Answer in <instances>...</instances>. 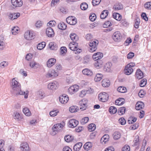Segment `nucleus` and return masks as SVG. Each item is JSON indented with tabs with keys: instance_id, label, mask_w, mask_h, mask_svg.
<instances>
[{
	"instance_id": "f257e3e1",
	"label": "nucleus",
	"mask_w": 151,
	"mask_h": 151,
	"mask_svg": "<svg viewBox=\"0 0 151 151\" xmlns=\"http://www.w3.org/2000/svg\"><path fill=\"white\" fill-rule=\"evenodd\" d=\"M10 86L12 89L11 92L15 96L24 95V98L28 97V91L25 92L21 90V86L19 83L15 80V78H13L11 82Z\"/></svg>"
},
{
	"instance_id": "f03ea898",
	"label": "nucleus",
	"mask_w": 151,
	"mask_h": 151,
	"mask_svg": "<svg viewBox=\"0 0 151 151\" xmlns=\"http://www.w3.org/2000/svg\"><path fill=\"white\" fill-rule=\"evenodd\" d=\"M135 65V64L134 63H130L125 67L124 69L125 74L127 75L131 74L133 72V70L132 68Z\"/></svg>"
},
{
	"instance_id": "7ed1b4c3",
	"label": "nucleus",
	"mask_w": 151,
	"mask_h": 151,
	"mask_svg": "<svg viewBox=\"0 0 151 151\" xmlns=\"http://www.w3.org/2000/svg\"><path fill=\"white\" fill-rule=\"evenodd\" d=\"M98 43V41L96 40L91 41L89 44L90 46L89 50V51L91 52H93L95 51L97 49L96 46Z\"/></svg>"
},
{
	"instance_id": "20e7f679",
	"label": "nucleus",
	"mask_w": 151,
	"mask_h": 151,
	"mask_svg": "<svg viewBox=\"0 0 151 151\" xmlns=\"http://www.w3.org/2000/svg\"><path fill=\"white\" fill-rule=\"evenodd\" d=\"M63 127V125L61 124L58 123L54 124L52 128V135H54L56 134L61 130Z\"/></svg>"
},
{
	"instance_id": "39448f33",
	"label": "nucleus",
	"mask_w": 151,
	"mask_h": 151,
	"mask_svg": "<svg viewBox=\"0 0 151 151\" xmlns=\"http://www.w3.org/2000/svg\"><path fill=\"white\" fill-rule=\"evenodd\" d=\"M114 40L116 42H119L122 38V35L119 31H116L113 34L112 36Z\"/></svg>"
},
{
	"instance_id": "423d86ee",
	"label": "nucleus",
	"mask_w": 151,
	"mask_h": 151,
	"mask_svg": "<svg viewBox=\"0 0 151 151\" xmlns=\"http://www.w3.org/2000/svg\"><path fill=\"white\" fill-rule=\"evenodd\" d=\"M79 88L78 86L75 85L70 87L68 89V92L71 94H73L78 91Z\"/></svg>"
},
{
	"instance_id": "0eeeda50",
	"label": "nucleus",
	"mask_w": 151,
	"mask_h": 151,
	"mask_svg": "<svg viewBox=\"0 0 151 151\" xmlns=\"http://www.w3.org/2000/svg\"><path fill=\"white\" fill-rule=\"evenodd\" d=\"M67 22L71 25L76 24L77 22L76 19L74 17H69L66 19Z\"/></svg>"
},
{
	"instance_id": "6e6552de",
	"label": "nucleus",
	"mask_w": 151,
	"mask_h": 151,
	"mask_svg": "<svg viewBox=\"0 0 151 151\" xmlns=\"http://www.w3.org/2000/svg\"><path fill=\"white\" fill-rule=\"evenodd\" d=\"M58 86V83L57 81H55L49 83L48 85L47 88L50 90H55L57 89Z\"/></svg>"
},
{
	"instance_id": "1a4fd4ad",
	"label": "nucleus",
	"mask_w": 151,
	"mask_h": 151,
	"mask_svg": "<svg viewBox=\"0 0 151 151\" xmlns=\"http://www.w3.org/2000/svg\"><path fill=\"white\" fill-rule=\"evenodd\" d=\"M59 98L60 102L64 104H66L69 100L68 96L65 94H63L60 96Z\"/></svg>"
},
{
	"instance_id": "9d476101",
	"label": "nucleus",
	"mask_w": 151,
	"mask_h": 151,
	"mask_svg": "<svg viewBox=\"0 0 151 151\" xmlns=\"http://www.w3.org/2000/svg\"><path fill=\"white\" fill-rule=\"evenodd\" d=\"M88 100L85 99H83L80 101L79 104L81 106L80 108V109L81 110L83 111L86 109L87 108L86 105L88 103Z\"/></svg>"
},
{
	"instance_id": "9b49d317",
	"label": "nucleus",
	"mask_w": 151,
	"mask_h": 151,
	"mask_svg": "<svg viewBox=\"0 0 151 151\" xmlns=\"http://www.w3.org/2000/svg\"><path fill=\"white\" fill-rule=\"evenodd\" d=\"M78 43L75 42H72L70 43L69 45V48L72 50L77 51L78 48Z\"/></svg>"
},
{
	"instance_id": "f8f14e48",
	"label": "nucleus",
	"mask_w": 151,
	"mask_h": 151,
	"mask_svg": "<svg viewBox=\"0 0 151 151\" xmlns=\"http://www.w3.org/2000/svg\"><path fill=\"white\" fill-rule=\"evenodd\" d=\"M46 34L49 37H52L54 35V32L52 28L50 27H48L46 30Z\"/></svg>"
},
{
	"instance_id": "ddd939ff",
	"label": "nucleus",
	"mask_w": 151,
	"mask_h": 151,
	"mask_svg": "<svg viewBox=\"0 0 151 151\" xmlns=\"http://www.w3.org/2000/svg\"><path fill=\"white\" fill-rule=\"evenodd\" d=\"M103 56L102 53L98 52L94 54L92 56V58L95 61L101 59Z\"/></svg>"
},
{
	"instance_id": "4468645a",
	"label": "nucleus",
	"mask_w": 151,
	"mask_h": 151,
	"mask_svg": "<svg viewBox=\"0 0 151 151\" xmlns=\"http://www.w3.org/2000/svg\"><path fill=\"white\" fill-rule=\"evenodd\" d=\"M11 2L13 5L15 7L21 6L23 4L22 0H11Z\"/></svg>"
},
{
	"instance_id": "2eb2a0df",
	"label": "nucleus",
	"mask_w": 151,
	"mask_h": 151,
	"mask_svg": "<svg viewBox=\"0 0 151 151\" xmlns=\"http://www.w3.org/2000/svg\"><path fill=\"white\" fill-rule=\"evenodd\" d=\"M58 76V73L54 70H52L49 71L46 74L47 77H54Z\"/></svg>"
},
{
	"instance_id": "dca6fc26",
	"label": "nucleus",
	"mask_w": 151,
	"mask_h": 151,
	"mask_svg": "<svg viewBox=\"0 0 151 151\" xmlns=\"http://www.w3.org/2000/svg\"><path fill=\"white\" fill-rule=\"evenodd\" d=\"M20 148L22 151H29V146L28 144L26 142L21 143Z\"/></svg>"
},
{
	"instance_id": "f3484780",
	"label": "nucleus",
	"mask_w": 151,
	"mask_h": 151,
	"mask_svg": "<svg viewBox=\"0 0 151 151\" xmlns=\"http://www.w3.org/2000/svg\"><path fill=\"white\" fill-rule=\"evenodd\" d=\"M24 37L26 39L28 40H30L34 38L33 33H31L29 31H27L25 33Z\"/></svg>"
},
{
	"instance_id": "a211bd4d",
	"label": "nucleus",
	"mask_w": 151,
	"mask_h": 151,
	"mask_svg": "<svg viewBox=\"0 0 151 151\" xmlns=\"http://www.w3.org/2000/svg\"><path fill=\"white\" fill-rule=\"evenodd\" d=\"M78 123V121L74 119H71L69 122V126L70 127L74 128L77 125Z\"/></svg>"
},
{
	"instance_id": "6ab92c4d",
	"label": "nucleus",
	"mask_w": 151,
	"mask_h": 151,
	"mask_svg": "<svg viewBox=\"0 0 151 151\" xmlns=\"http://www.w3.org/2000/svg\"><path fill=\"white\" fill-rule=\"evenodd\" d=\"M97 61L95 63V66L97 68H99L103 67L104 65L103 60H97Z\"/></svg>"
},
{
	"instance_id": "aec40b11",
	"label": "nucleus",
	"mask_w": 151,
	"mask_h": 151,
	"mask_svg": "<svg viewBox=\"0 0 151 151\" xmlns=\"http://www.w3.org/2000/svg\"><path fill=\"white\" fill-rule=\"evenodd\" d=\"M144 76L142 72L139 69H138L136 73V77L138 79H140L143 77Z\"/></svg>"
},
{
	"instance_id": "412c9836",
	"label": "nucleus",
	"mask_w": 151,
	"mask_h": 151,
	"mask_svg": "<svg viewBox=\"0 0 151 151\" xmlns=\"http://www.w3.org/2000/svg\"><path fill=\"white\" fill-rule=\"evenodd\" d=\"M56 60L54 58H51L49 59L47 62V66L49 68L51 67L55 63Z\"/></svg>"
},
{
	"instance_id": "4be33fe9",
	"label": "nucleus",
	"mask_w": 151,
	"mask_h": 151,
	"mask_svg": "<svg viewBox=\"0 0 151 151\" xmlns=\"http://www.w3.org/2000/svg\"><path fill=\"white\" fill-rule=\"evenodd\" d=\"M112 65L111 63L108 62L106 63L104 66V69L107 72H110L112 70Z\"/></svg>"
},
{
	"instance_id": "5701e85b",
	"label": "nucleus",
	"mask_w": 151,
	"mask_h": 151,
	"mask_svg": "<svg viewBox=\"0 0 151 151\" xmlns=\"http://www.w3.org/2000/svg\"><path fill=\"white\" fill-rule=\"evenodd\" d=\"M144 105L143 103L141 101H138L136 104L135 109L137 110H140L144 108Z\"/></svg>"
},
{
	"instance_id": "b1692460",
	"label": "nucleus",
	"mask_w": 151,
	"mask_h": 151,
	"mask_svg": "<svg viewBox=\"0 0 151 151\" xmlns=\"http://www.w3.org/2000/svg\"><path fill=\"white\" fill-rule=\"evenodd\" d=\"M123 6L122 4L119 3H117L114 5L113 9L116 11L121 10L123 9Z\"/></svg>"
},
{
	"instance_id": "393cba45",
	"label": "nucleus",
	"mask_w": 151,
	"mask_h": 151,
	"mask_svg": "<svg viewBox=\"0 0 151 151\" xmlns=\"http://www.w3.org/2000/svg\"><path fill=\"white\" fill-rule=\"evenodd\" d=\"M82 146V143L79 142L75 144L73 147V149L75 151H79Z\"/></svg>"
},
{
	"instance_id": "a878e982",
	"label": "nucleus",
	"mask_w": 151,
	"mask_h": 151,
	"mask_svg": "<svg viewBox=\"0 0 151 151\" xmlns=\"http://www.w3.org/2000/svg\"><path fill=\"white\" fill-rule=\"evenodd\" d=\"M82 73L83 74L91 76L92 75V71L88 69H85L82 70Z\"/></svg>"
},
{
	"instance_id": "bb28decb",
	"label": "nucleus",
	"mask_w": 151,
	"mask_h": 151,
	"mask_svg": "<svg viewBox=\"0 0 151 151\" xmlns=\"http://www.w3.org/2000/svg\"><path fill=\"white\" fill-rule=\"evenodd\" d=\"M12 116L14 118L18 120H20L22 118L19 113L17 111L14 112L12 114Z\"/></svg>"
},
{
	"instance_id": "cd10ccee",
	"label": "nucleus",
	"mask_w": 151,
	"mask_h": 151,
	"mask_svg": "<svg viewBox=\"0 0 151 151\" xmlns=\"http://www.w3.org/2000/svg\"><path fill=\"white\" fill-rule=\"evenodd\" d=\"M70 38L73 42H76L78 40V37L76 35L73 33H71L70 36Z\"/></svg>"
},
{
	"instance_id": "c85d7f7f",
	"label": "nucleus",
	"mask_w": 151,
	"mask_h": 151,
	"mask_svg": "<svg viewBox=\"0 0 151 151\" xmlns=\"http://www.w3.org/2000/svg\"><path fill=\"white\" fill-rule=\"evenodd\" d=\"M113 17L117 21H120L122 18V16L119 13H114L113 14Z\"/></svg>"
},
{
	"instance_id": "c756f323",
	"label": "nucleus",
	"mask_w": 151,
	"mask_h": 151,
	"mask_svg": "<svg viewBox=\"0 0 151 151\" xmlns=\"http://www.w3.org/2000/svg\"><path fill=\"white\" fill-rule=\"evenodd\" d=\"M124 99L122 98H119L116 100L115 102V104L116 105L120 106L124 104Z\"/></svg>"
},
{
	"instance_id": "7c9ffc66",
	"label": "nucleus",
	"mask_w": 151,
	"mask_h": 151,
	"mask_svg": "<svg viewBox=\"0 0 151 151\" xmlns=\"http://www.w3.org/2000/svg\"><path fill=\"white\" fill-rule=\"evenodd\" d=\"M92 147V143L90 142L86 143L84 145V149L87 151L88 150Z\"/></svg>"
},
{
	"instance_id": "2f4dec72",
	"label": "nucleus",
	"mask_w": 151,
	"mask_h": 151,
	"mask_svg": "<svg viewBox=\"0 0 151 151\" xmlns=\"http://www.w3.org/2000/svg\"><path fill=\"white\" fill-rule=\"evenodd\" d=\"M64 139L65 141L68 142L72 141L74 139V138L73 136L68 135H66Z\"/></svg>"
},
{
	"instance_id": "473e14b6",
	"label": "nucleus",
	"mask_w": 151,
	"mask_h": 151,
	"mask_svg": "<svg viewBox=\"0 0 151 151\" xmlns=\"http://www.w3.org/2000/svg\"><path fill=\"white\" fill-rule=\"evenodd\" d=\"M59 29L61 30H65L67 28L66 25L63 22H62L59 23L58 25Z\"/></svg>"
},
{
	"instance_id": "72a5a7b5",
	"label": "nucleus",
	"mask_w": 151,
	"mask_h": 151,
	"mask_svg": "<svg viewBox=\"0 0 151 151\" xmlns=\"http://www.w3.org/2000/svg\"><path fill=\"white\" fill-rule=\"evenodd\" d=\"M39 64L34 61H32L29 63V66L31 68H36L39 66Z\"/></svg>"
},
{
	"instance_id": "f704fd0d",
	"label": "nucleus",
	"mask_w": 151,
	"mask_h": 151,
	"mask_svg": "<svg viewBox=\"0 0 151 151\" xmlns=\"http://www.w3.org/2000/svg\"><path fill=\"white\" fill-rule=\"evenodd\" d=\"M23 112L27 116H29L31 115V113L29 109L25 107L23 109Z\"/></svg>"
},
{
	"instance_id": "c9c22d12",
	"label": "nucleus",
	"mask_w": 151,
	"mask_h": 151,
	"mask_svg": "<svg viewBox=\"0 0 151 151\" xmlns=\"http://www.w3.org/2000/svg\"><path fill=\"white\" fill-rule=\"evenodd\" d=\"M113 135L114 139L116 140L118 139L121 137L120 133L118 132H115L114 133Z\"/></svg>"
},
{
	"instance_id": "e433bc0d",
	"label": "nucleus",
	"mask_w": 151,
	"mask_h": 151,
	"mask_svg": "<svg viewBox=\"0 0 151 151\" xmlns=\"http://www.w3.org/2000/svg\"><path fill=\"white\" fill-rule=\"evenodd\" d=\"M96 128V125L94 124H89L88 127V129L90 132L94 131Z\"/></svg>"
},
{
	"instance_id": "4c0bfd02",
	"label": "nucleus",
	"mask_w": 151,
	"mask_h": 151,
	"mask_svg": "<svg viewBox=\"0 0 151 151\" xmlns=\"http://www.w3.org/2000/svg\"><path fill=\"white\" fill-rule=\"evenodd\" d=\"M45 45V42H42L39 43L38 44L37 47L38 50H40L44 48Z\"/></svg>"
},
{
	"instance_id": "58836bf2",
	"label": "nucleus",
	"mask_w": 151,
	"mask_h": 151,
	"mask_svg": "<svg viewBox=\"0 0 151 151\" xmlns=\"http://www.w3.org/2000/svg\"><path fill=\"white\" fill-rule=\"evenodd\" d=\"M103 77V75L100 73H98L96 75V76L94 79L95 81L96 82L100 81Z\"/></svg>"
},
{
	"instance_id": "ea45409f",
	"label": "nucleus",
	"mask_w": 151,
	"mask_h": 151,
	"mask_svg": "<svg viewBox=\"0 0 151 151\" xmlns=\"http://www.w3.org/2000/svg\"><path fill=\"white\" fill-rule=\"evenodd\" d=\"M109 111L111 114H114L117 112L116 108L114 106H111L109 109Z\"/></svg>"
},
{
	"instance_id": "a19ab883",
	"label": "nucleus",
	"mask_w": 151,
	"mask_h": 151,
	"mask_svg": "<svg viewBox=\"0 0 151 151\" xmlns=\"http://www.w3.org/2000/svg\"><path fill=\"white\" fill-rule=\"evenodd\" d=\"M117 90L119 92L124 93L126 91L127 89L125 87L120 86L117 88Z\"/></svg>"
},
{
	"instance_id": "79ce46f5",
	"label": "nucleus",
	"mask_w": 151,
	"mask_h": 151,
	"mask_svg": "<svg viewBox=\"0 0 151 151\" xmlns=\"http://www.w3.org/2000/svg\"><path fill=\"white\" fill-rule=\"evenodd\" d=\"M137 118L136 117L131 116L129 118L128 122L129 124H132L135 122Z\"/></svg>"
},
{
	"instance_id": "37998d69",
	"label": "nucleus",
	"mask_w": 151,
	"mask_h": 151,
	"mask_svg": "<svg viewBox=\"0 0 151 151\" xmlns=\"http://www.w3.org/2000/svg\"><path fill=\"white\" fill-rule=\"evenodd\" d=\"M80 7L82 10H85L88 8V5L86 3H83L81 4Z\"/></svg>"
},
{
	"instance_id": "c03bdc74",
	"label": "nucleus",
	"mask_w": 151,
	"mask_h": 151,
	"mask_svg": "<svg viewBox=\"0 0 151 151\" xmlns=\"http://www.w3.org/2000/svg\"><path fill=\"white\" fill-rule=\"evenodd\" d=\"M125 108L124 107L120 108L118 110V113L119 115H122L123 114L125 111Z\"/></svg>"
},
{
	"instance_id": "a18cd8bd",
	"label": "nucleus",
	"mask_w": 151,
	"mask_h": 151,
	"mask_svg": "<svg viewBox=\"0 0 151 151\" xmlns=\"http://www.w3.org/2000/svg\"><path fill=\"white\" fill-rule=\"evenodd\" d=\"M19 30V28L17 27H14L12 29V33L13 35H16L17 34V31Z\"/></svg>"
},
{
	"instance_id": "49530a36",
	"label": "nucleus",
	"mask_w": 151,
	"mask_h": 151,
	"mask_svg": "<svg viewBox=\"0 0 151 151\" xmlns=\"http://www.w3.org/2000/svg\"><path fill=\"white\" fill-rule=\"evenodd\" d=\"M56 24V22L54 20L51 21H50L47 24V26L48 27H50L51 28L52 27L54 26Z\"/></svg>"
},
{
	"instance_id": "de8ad7c7",
	"label": "nucleus",
	"mask_w": 151,
	"mask_h": 151,
	"mask_svg": "<svg viewBox=\"0 0 151 151\" xmlns=\"http://www.w3.org/2000/svg\"><path fill=\"white\" fill-rule=\"evenodd\" d=\"M69 111L71 113L75 112L77 111V107L76 106H72L69 108Z\"/></svg>"
},
{
	"instance_id": "09e8293b",
	"label": "nucleus",
	"mask_w": 151,
	"mask_h": 151,
	"mask_svg": "<svg viewBox=\"0 0 151 151\" xmlns=\"http://www.w3.org/2000/svg\"><path fill=\"white\" fill-rule=\"evenodd\" d=\"M89 120L88 117H85L82 119L81 121V122L82 124H85L87 123Z\"/></svg>"
},
{
	"instance_id": "8fccbe9b",
	"label": "nucleus",
	"mask_w": 151,
	"mask_h": 151,
	"mask_svg": "<svg viewBox=\"0 0 151 151\" xmlns=\"http://www.w3.org/2000/svg\"><path fill=\"white\" fill-rule=\"evenodd\" d=\"M147 80L145 78H144L142 79L140 83V86L141 87H143L146 84Z\"/></svg>"
},
{
	"instance_id": "3c124183",
	"label": "nucleus",
	"mask_w": 151,
	"mask_h": 151,
	"mask_svg": "<svg viewBox=\"0 0 151 151\" xmlns=\"http://www.w3.org/2000/svg\"><path fill=\"white\" fill-rule=\"evenodd\" d=\"M140 22V20L139 19H137L135 20L134 26L136 28H138Z\"/></svg>"
},
{
	"instance_id": "603ef678",
	"label": "nucleus",
	"mask_w": 151,
	"mask_h": 151,
	"mask_svg": "<svg viewBox=\"0 0 151 151\" xmlns=\"http://www.w3.org/2000/svg\"><path fill=\"white\" fill-rule=\"evenodd\" d=\"M144 6L145 8L148 9H151V1L148 2L146 3L145 5Z\"/></svg>"
},
{
	"instance_id": "864d4df0",
	"label": "nucleus",
	"mask_w": 151,
	"mask_h": 151,
	"mask_svg": "<svg viewBox=\"0 0 151 151\" xmlns=\"http://www.w3.org/2000/svg\"><path fill=\"white\" fill-rule=\"evenodd\" d=\"M96 16L94 14H92L89 16V19L92 22L94 21L96 19Z\"/></svg>"
},
{
	"instance_id": "5fc2aeb1",
	"label": "nucleus",
	"mask_w": 151,
	"mask_h": 151,
	"mask_svg": "<svg viewBox=\"0 0 151 151\" xmlns=\"http://www.w3.org/2000/svg\"><path fill=\"white\" fill-rule=\"evenodd\" d=\"M110 84V82L109 80L106 79L104 80V87H108Z\"/></svg>"
},
{
	"instance_id": "6e6d98bb",
	"label": "nucleus",
	"mask_w": 151,
	"mask_h": 151,
	"mask_svg": "<svg viewBox=\"0 0 151 151\" xmlns=\"http://www.w3.org/2000/svg\"><path fill=\"white\" fill-rule=\"evenodd\" d=\"M58 111L57 110L52 111L50 112V115L51 116L54 117L56 116Z\"/></svg>"
},
{
	"instance_id": "4d7b16f0",
	"label": "nucleus",
	"mask_w": 151,
	"mask_h": 151,
	"mask_svg": "<svg viewBox=\"0 0 151 151\" xmlns=\"http://www.w3.org/2000/svg\"><path fill=\"white\" fill-rule=\"evenodd\" d=\"M119 122L121 125H124L126 124V121L122 117L119 119Z\"/></svg>"
},
{
	"instance_id": "13d9d810",
	"label": "nucleus",
	"mask_w": 151,
	"mask_h": 151,
	"mask_svg": "<svg viewBox=\"0 0 151 151\" xmlns=\"http://www.w3.org/2000/svg\"><path fill=\"white\" fill-rule=\"evenodd\" d=\"M101 1V0H92V3L93 6H95L99 5Z\"/></svg>"
},
{
	"instance_id": "bf43d9fd",
	"label": "nucleus",
	"mask_w": 151,
	"mask_h": 151,
	"mask_svg": "<svg viewBox=\"0 0 151 151\" xmlns=\"http://www.w3.org/2000/svg\"><path fill=\"white\" fill-rule=\"evenodd\" d=\"M130 150V147L127 145H125L122 149V151H129Z\"/></svg>"
},
{
	"instance_id": "052dcab7",
	"label": "nucleus",
	"mask_w": 151,
	"mask_h": 151,
	"mask_svg": "<svg viewBox=\"0 0 151 151\" xmlns=\"http://www.w3.org/2000/svg\"><path fill=\"white\" fill-rule=\"evenodd\" d=\"M8 65V63L6 61H3L0 63V67L2 68H4L6 67Z\"/></svg>"
},
{
	"instance_id": "680f3d73",
	"label": "nucleus",
	"mask_w": 151,
	"mask_h": 151,
	"mask_svg": "<svg viewBox=\"0 0 151 151\" xmlns=\"http://www.w3.org/2000/svg\"><path fill=\"white\" fill-rule=\"evenodd\" d=\"M121 23L124 26L126 27L127 26L129 23L126 19H123L121 21Z\"/></svg>"
},
{
	"instance_id": "e2e57ef3",
	"label": "nucleus",
	"mask_w": 151,
	"mask_h": 151,
	"mask_svg": "<svg viewBox=\"0 0 151 151\" xmlns=\"http://www.w3.org/2000/svg\"><path fill=\"white\" fill-rule=\"evenodd\" d=\"M87 94L86 90H84L81 91L79 94V96L81 97H83Z\"/></svg>"
},
{
	"instance_id": "0e129e2a",
	"label": "nucleus",
	"mask_w": 151,
	"mask_h": 151,
	"mask_svg": "<svg viewBox=\"0 0 151 151\" xmlns=\"http://www.w3.org/2000/svg\"><path fill=\"white\" fill-rule=\"evenodd\" d=\"M39 97L41 99L44 98L45 96V95L44 92L41 91H39L38 92Z\"/></svg>"
},
{
	"instance_id": "69168bd1",
	"label": "nucleus",
	"mask_w": 151,
	"mask_h": 151,
	"mask_svg": "<svg viewBox=\"0 0 151 151\" xmlns=\"http://www.w3.org/2000/svg\"><path fill=\"white\" fill-rule=\"evenodd\" d=\"M89 61V58L88 56H86L84 58L83 61V64H85L88 63Z\"/></svg>"
},
{
	"instance_id": "338daca9",
	"label": "nucleus",
	"mask_w": 151,
	"mask_h": 151,
	"mask_svg": "<svg viewBox=\"0 0 151 151\" xmlns=\"http://www.w3.org/2000/svg\"><path fill=\"white\" fill-rule=\"evenodd\" d=\"M12 15H13V19L14 20L19 17L20 15V14L19 13H14L12 14Z\"/></svg>"
},
{
	"instance_id": "774afa93",
	"label": "nucleus",
	"mask_w": 151,
	"mask_h": 151,
	"mask_svg": "<svg viewBox=\"0 0 151 151\" xmlns=\"http://www.w3.org/2000/svg\"><path fill=\"white\" fill-rule=\"evenodd\" d=\"M111 25V24L110 22L109 21H106L104 23V28H107Z\"/></svg>"
}]
</instances>
